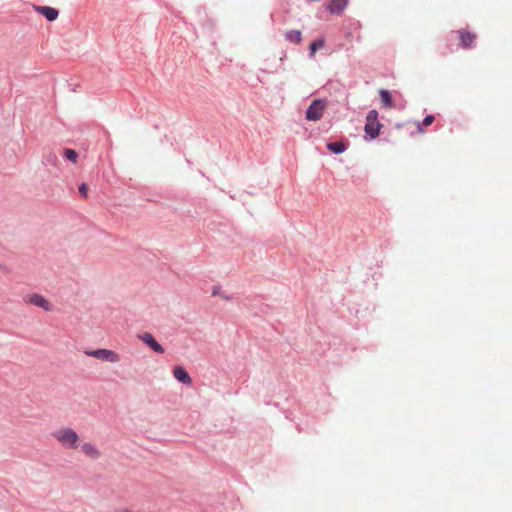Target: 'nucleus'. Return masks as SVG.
I'll list each match as a JSON object with an SVG mask.
<instances>
[{"label": "nucleus", "instance_id": "f257e3e1", "mask_svg": "<svg viewBox=\"0 0 512 512\" xmlns=\"http://www.w3.org/2000/svg\"><path fill=\"white\" fill-rule=\"evenodd\" d=\"M54 439H56L62 446L69 449H77L79 447V436L72 428H63L55 430L52 433Z\"/></svg>", "mask_w": 512, "mask_h": 512}, {"label": "nucleus", "instance_id": "f03ea898", "mask_svg": "<svg viewBox=\"0 0 512 512\" xmlns=\"http://www.w3.org/2000/svg\"><path fill=\"white\" fill-rule=\"evenodd\" d=\"M86 355L91 356L93 358L99 359L101 361H106L110 363H116L120 361V356L113 350L110 349H96L85 352Z\"/></svg>", "mask_w": 512, "mask_h": 512}, {"label": "nucleus", "instance_id": "7ed1b4c3", "mask_svg": "<svg viewBox=\"0 0 512 512\" xmlns=\"http://www.w3.org/2000/svg\"><path fill=\"white\" fill-rule=\"evenodd\" d=\"M26 303L40 307L45 311H51V304L40 294H29L24 298Z\"/></svg>", "mask_w": 512, "mask_h": 512}, {"label": "nucleus", "instance_id": "20e7f679", "mask_svg": "<svg viewBox=\"0 0 512 512\" xmlns=\"http://www.w3.org/2000/svg\"><path fill=\"white\" fill-rule=\"evenodd\" d=\"M139 339L145 343L149 348H151L154 352L158 354H163L165 352L163 346L158 343L152 334L145 332L140 334Z\"/></svg>", "mask_w": 512, "mask_h": 512}, {"label": "nucleus", "instance_id": "39448f33", "mask_svg": "<svg viewBox=\"0 0 512 512\" xmlns=\"http://www.w3.org/2000/svg\"><path fill=\"white\" fill-rule=\"evenodd\" d=\"M34 8L50 22L55 21L59 16V11L53 7L35 6Z\"/></svg>", "mask_w": 512, "mask_h": 512}, {"label": "nucleus", "instance_id": "423d86ee", "mask_svg": "<svg viewBox=\"0 0 512 512\" xmlns=\"http://www.w3.org/2000/svg\"><path fill=\"white\" fill-rule=\"evenodd\" d=\"M173 375L181 383L190 384L192 382L189 373L181 366H175L173 368Z\"/></svg>", "mask_w": 512, "mask_h": 512}, {"label": "nucleus", "instance_id": "0eeeda50", "mask_svg": "<svg viewBox=\"0 0 512 512\" xmlns=\"http://www.w3.org/2000/svg\"><path fill=\"white\" fill-rule=\"evenodd\" d=\"M81 450L87 457L91 458L92 460H97L101 456L100 451L91 443H83L81 445Z\"/></svg>", "mask_w": 512, "mask_h": 512}, {"label": "nucleus", "instance_id": "6e6552de", "mask_svg": "<svg viewBox=\"0 0 512 512\" xmlns=\"http://www.w3.org/2000/svg\"><path fill=\"white\" fill-rule=\"evenodd\" d=\"M58 157L54 152H49L43 157V164L57 167Z\"/></svg>", "mask_w": 512, "mask_h": 512}, {"label": "nucleus", "instance_id": "1a4fd4ad", "mask_svg": "<svg viewBox=\"0 0 512 512\" xmlns=\"http://www.w3.org/2000/svg\"><path fill=\"white\" fill-rule=\"evenodd\" d=\"M62 156L73 163H75L78 158L77 152L74 149L70 148H64L62 150Z\"/></svg>", "mask_w": 512, "mask_h": 512}, {"label": "nucleus", "instance_id": "9d476101", "mask_svg": "<svg viewBox=\"0 0 512 512\" xmlns=\"http://www.w3.org/2000/svg\"><path fill=\"white\" fill-rule=\"evenodd\" d=\"M78 191H79V194H80L82 197H87V192H88V186H87V184H85V183L80 184V186H79V188H78Z\"/></svg>", "mask_w": 512, "mask_h": 512}, {"label": "nucleus", "instance_id": "9b49d317", "mask_svg": "<svg viewBox=\"0 0 512 512\" xmlns=\"http://www.w3.org/2000/svg\"><path fill=\"white\" fill-rule=\"evenodd\" d=\"M122 512H130V511H128L127 509H125V510H123Z\"/></svg>", "mask_w": 512, "mask_h": 512}]
</instances>
